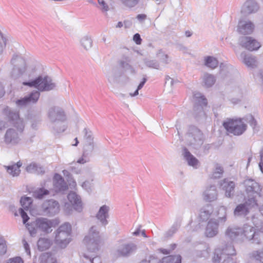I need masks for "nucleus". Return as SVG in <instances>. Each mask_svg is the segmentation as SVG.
<instances>
[{
	"mask_svg": "<svg viewBox=\"0 0 263 263\" xmlns=\"http://www.w3.org/2000/svg\"><path fill=\"white\" fill-rule=\"evenodd\" d=\"M4 112L10 123L16 128V130L12 128L7 130L4 136V141L7 145H16L21 141V135L24 128L23 120L20 118L18 111H13L8 107L4 109Z\"/></svg>",
	"mask_w": 263,
	"mask_h": 263,
	"instance_id": "f257e3e1",
	"label": "nucleus"
},
{
	"mask_svg": "<svg viewBox=\"0 0 263 263\" xmlns=\"http://www.w3.org/2000/svg\"><path fill=\"white\" fill-rule=\"evenodd\" d=\"M252 231V228L247 223L244 224L242 227L230 226L225 231V236L232 241L242 243L246 240L252 241L255 234Z\"/></svg>",
	"mask_w": 263,
	"mask_h": 263,
	"instance_id": "f03ea898",
	"label": "nucleus"
},
{
	"mask_svg": "<svg viewBox=\"0 0 263 263\" xmlns=\"http://www.w3.org/2000/svg\"><path fill=\"white\" fill-rule=\"evenodd\" d=\"M59 224L57 219H48L46 218H37L34 221L27 223L26 228L32 236H34L40 230L45 233H49L52 231V228Z\"/></svg>",
	"mask_w": 263,
	"mask_h": 263,
	"instance_id": "7ed1b4c3",
	"label": "nucleus"
},
{
	"mask_svg": "<svg viewBox=\"0 0 263 263\" xmlns=\"http://www.w3.org/2000/svg\"><path fill=\"white\" fill-rule=\"evenodd\" d=\"M236 255V251L232 243L227 244L222 248L215 249L213 262L214 263H236L235 259L232 257Z\"/></svg>",
	"mask_w": 263,
	"mask_h": 263,
	"instance_id": "20e7f679",
	"label": "nucleus"
},
{
	"mask_svg": "<svg viewBox=\"0 0 263 263\" xmlns=\"http://www.w3.org/2000/svg\"><path fill=\"white\" fill-rule=\"evenodd\" d=\"M48 117L50 120L53 123V128L55 133L64 132L67 128V126L65 124L60 123L66 120V115L61 108L58 106L51 107L48 111Z\"/></svg>",
	"mask_w": 263,
	"mask_h": 263,
	"instance_id": "39448f33",
	"label": "nucleus"
},
{
	"mask_svg": "<svg viewBox=\"0 0 263 263\" xmlns=\"http://www.w3.org/2000/svg\"><path fill=\"white\" fill-rule=\"evenodd\" d=\"M217 219H211L208 221L204 234L207 237L212 238L217 235L219 232V223L224 224L227 221V208L221 206L218 211Z\"/></svg>",
	"mask_w": 263,
	"mask_h": 263,
	"instance_id": "423d86ee",
	"label": "nucleus"
},
{
	"mask_svg": "<svg viewBox=\"0 0 263 263\" xmlns=\"http://www.w3.org/2000/svg\"><path fill=\"white\" fill-rule=\"evenodd\" d=\"M55 233V243L61 248H65L71 241V226L65 222L56 230Z\"/></svg>",
	"mask_w": 263,
	"mask_h": 263,
	"instance_id": "0eeeda50",
	"label": "nucleus"
},
{
	"mask_svg": "<svg viewBox=\"0 0 263 263\" xmlns=\"http://www.w3.org/2000/svg\"><path fill=\"white\" fill-rule=\"evenodd\" d=\"M83 241L89 252H96L99 250L100 236L97 226H93L90 228L88 235L84 237Z\"/></svg>",
	"mask_w": 263,
	"mask_h": 263,
	"instance_id": "6e6552de",
	"label": "nucleus"
},
{
	"mask_svg": "<svg viewBox=\"0 0 263 263\" xmlns=\"http://www.w3.org/2000/svg\"><path fill=\"white\" fill-rule=\"evenodd\" d=\"M23 84L29 87H34L41 91H49L55 87V84L52 82V79L48 76L44 78L39 76L33 80L24 82Z\"/></svg>",
	"mask_w": 263,
	"mask_h": 263,
	"instance_id": "1a4fd4ad",
	"label": "nucleus"
},
{
	"mask_svg": "<svg viewBox=\"0 0 263 263\" xmlns=\"http://www.w3.org/2000/svg\"><path fill=\"white\" fill-rule=\"evenodd\" d=\"M187 140L189 145L195 149H198L203 143V134L197 127L191 126L189 128Z\"/></svg>",
	"mask_w": 263,
	"mask_h": 263,
	"instance_id": "9d476101",
	"label": "nucleus"
},
{
	"mask_svg": "<svg viewBox=\"0 0 263 263\" xmlns=\"http://www.w3.org/2000/svg\"><path fill=\"white\" fill-rule=\"evenodd\" d=\"M223 126L227 132L237 136L242 135L247 129V125L241 119H229L223 122Z\"/></svg>",
	"mask_w": 263,
	"mask_h": 263,
	"instance_id": "9b49d317",
	"label": "nucleus"
},
{
	"mask_svg": "<svg viewBox=\"0 0 263 263\" xmlns=\"http://www.w3.org/2000/svg\"><path fill=\"white\" fill-rule=\"evenodd\" d=\"M11 62L13 66L11 76L14 79H17L23 75L26 70L25 60L20 55H14Z\"/></svg>",
	"mask_w": 263,
	"mask_h": 263,
	"instance_id": "f8f14e48",
	"label": "nucleus"
},
{
	"mask_svg": "<svg viewBox=\"0 0 263 263\" xmlns=\"http://www.w3.org/2000/svg\"><path fill=\"white\" fill-rule=\"evenodd\" d=\"M194 98L196 102L194 107V115L195 118L197 120H199L200 117H204L205 116V114L202 106H206L208 101L205 97L199 92L194 93Z\"/></svg>",
	"mask_w": 263,
	"mask_h": 263,
	"instance_id": "ddd939ff",
	"label": "nucleus"
},
{
	"mask_svg": "<svg viewBox=\"0 0 263 263\" xmlns=\"http://www.w3.org/2000/svg\"><path fill=\"white\" fill-rule=\"evenodd\" d=\"M252 220L254 227L249 226L252 228V231L255 233L253 238L252 239V242L257 245H261L263 241V222L255 216L252 217Z\"/></svg>",
	"mask_w": 263,
	"mask_h": 263,
	"instance_id": "4468645a",
	"label": "nucleus"
},
{
	"mask_svg": "<svg viewBox=\"0 0 263 263\" xmlns=\"http://www.w3.org/2000/svg\"><path fill=\"white\" fill-rule=\"evenodd\" d=\"M137 245L133 242H119L116 250L117 254L120 257H127L136 253Z\"/></svg>",
	"mask_w": 263,
	"mask_h": 263,
	"instance_id": "2eb2a0df",
	"label": "nucleus"
},
{
	"mask_svg": "<svg viewBox=\"0 0 263 263\" xmlns=\"http://www.w3.org/2000/svg\"><path fill=\"white\" fill-rule=\"evenodd\" d=\"M257 205V200L254 197L249 198L245 203L238 204L234 210L235 217H245L249 213V206Z\"/></svg>",
	"mask_w": 263,
	"mask_h": 263,
	"instance_id": "dca6fc26",
	"label": "nucleus"
},
{
	"mask_svg": "<svg viewBox=\"0 0 263 263\" xmlns=\"http://www.w3.org/2000/svg\"><path fill=\"white\" fill-rule=\"evenodd\" d=\"M244 185L246 187V191L249 197H254L256 199V196H260V192L262 188L260 185L252 179H247L244 181Z\"/></svg>",
	"mask_w": 263,
	"mask_h": 263,
	"instance_id": "f3484780",
	"label": "nucleus"
},
{
	"mask_svg": "<svg viewBox=\"0 0 263 263\" xmlns=\"http://www.w3.org/2000/svg\"><path fill=\"white\" fill-rule=\"evenodd\" d=\"M42 210L44 215L53 216L59 212V203L53 199L46 200L42 205Z\"/></svg>",
	"mask_w": 263,
	"mask_h": 263,
	"instance_id": "a211bd4d",
	"label": "nucleus"
},
{
	"mask_svg": "<svg viewBox=\"0 0 263 263\" xmlns=\"http://www.w3.org/2000/svg\"><path fill=\"white\" fill-rule=\"evenodd\" d=\"M40 96V93L39 91L35 90L24 97L17 100L15 103L18 107H25L27 105L36 103L39 99Z\"/></svg>",
	"mask_w": 263,
	"mask_h": 263,
	"instance_id": "6ab92c4d",
	"label": "nucleus"
},
{
	"mask_svg": "<svg viewBox=\"0 0 263 263\" xmlns=\"http://www.w3.org/2000/svg\"><path fill=\"white\" fill-rule=\"evenodd\" d=\"M239 43L241 47L251 51L257 50L261 47L260 43L251 36L240 37Z\"/></svg>",
	"mask_w": 263,
	"mask_h": 263,
	"instance_id": "aec40b11",
	"label": "nucleus"
},
{
	"mask_svg": "<svg viewBox=\"0 0 263 263\" xmlns=\"http://www.w3.org/2000/svg\"><path fill=\"white\" fill-rule=\"evenodd\" d=\"M254 28L255 25L251 21L240 20L238 23L237 31L239 34L249 35L253 32Z\"/></svg>",
	"mask_w": 263,
	"mask_h": 263,
	"instance_id": "412c9836",
	"label": "nucleus"
},
{
	"mask_svg": "<svg viewBox=\"0 0 263 263\" xmlns=\"http://www.w3.org/2000/svg\"><path fill=\"white\" fill-rule=\"evenodd\" d=\"M181 263V256L179 255L176 256L169 255L164 257L162 260H159L154 257H150L148 260H143L140 263Z\"/></svg>",
	"mask_w": 263,
	"mask_h": 263,
	"instance_id": "4be33fe9",
	"label": "nucleus"
},
{
	"mask_svg": "<svg viewBox=\"0 0 263 263\" xmlns=\"http://www.w3.org/2000/svg\"><path fill=\"white\" fill-rule=\"evenodd\" d=\"M220 188L225 191V195L227 197L231 198L234 195L235 183L225 178L220 183Z\"/></svg>",
	"mask_w": 263,
	"mask_h": 263,
	"instance_id": "5701e85b",
	"label": "nucleus"
},
{
	"mask_svg": "<svg viewBox=\"0 0 263 263\" xmlns=\"http://www.w3.org/2000/svg\"><path fill=\"white\" fill-rule=\"evenodd\" d=\"M94 147L93 142H85L82 157L78 160L77 162L80 164H84L88 162L89 157L91 156Z\"/></svg>",
	"mask_w": 263,
	"mask_h": 263,
	"instance_id": "b1692460",
	"label": "nucleus"
},
{
	"mask_svg": "<svg viewBox=\"0 0 263 263\" xmlns=\"http://www.w3.org/2000/svg\"><path fill=\"white\" fill-rule=\"evenodd\" d=\"M53 188L56 192H61L66 191L68 185L64 178L60 174H55L53 178Z\"/></svg>",
	"mask_w": 263,
	"mask_h": 263,
	"instance_id": "393cba45",
	"label": "nucleus"
},
{
	"mask_svg": "<svg viewBox=\"0 0 263 263\" xmlns=\"http://www.w3.org/2000/svg\"><path fill=\"white\" fill-rule=\"evenodd\" d=\"M109 207L106 205L101 206L96 214V218L103 226H106L108 222Z\"/></svg>",
	"mask_w": 263,
	"mask_h": 263,
	"instance_id": "a878e982",
	"label": "nucleus"
},
{
	"mask_svg": "<svg viewBox=\"0 0 263 263\" xmlns=\"http://www.w3.org/2000/svg\"><path fill=\"white\" fill-rule=\"evenodd\" d=\"M67 198L76 210L80 211L82 210L81 198L76 193L70 192L67 196Z\"/></svg>",
	"mask_w": 263,
	"mask_h": 263,
	"instance_id": "bb28decb",
	"label": "nucleus"
},
{
	"mask_svg": "<svg viewBox=\"0 0 263 263\" xmlns=\"http://www.w3.org/2000/svg\"><path fill=\"white\" fill-rule=\"evenodd\" d=\"M217 198V191L215 185H211L203 193L204 200L208 202H212Z\"/></svg>",
	"mask_w": 263,
	"mask_h": 263,
	"instance_id": "cd10ccee",
	"label": "nucleus"
},
{
	"mask_svg": "<svg viewBox=\"0 0 263 263\" xmlns=\"http://www.w3.org/2000/svg\"><path fill=\"white\" fill-rule=\"evenodd\" d=\"M213 212V207L211 204H206L200 210L199 219L201 221H207Z\"/></svg>",
	"mask_w": 263,
	"mask_h": 263,
	"instance_id": "c85d7f7f",
	"label": "nucleus"
},
{
	"mask_svg": "<svg viewBox=\"0 0 263 263\" xmlns=\"http://www.w3.org/2000/svg\"><path fill=\"white\" fill-rule=\"evenodd\" d=\"M240 58L248 67L254 68L256 66V58L251 54H247L246 52H242L240 55Z\"/></svg>",
	"mask_w": 263,
	"mask_h": 263,
	"instance_id": "c756f323",
	"label": "nucleus"
},
{
	"mask_svg": "<svg viewBox=\"0 0 263 263\" xmlns=\"http://www.w3.org/2000/svg\"><path fill=\"white\" fill-rule=\"evenodd\" d=\"M257 3L253 0H248L243 4L242 11L244 13L251 14L255 13L258 9Z\"/></svg>",
	"mask_w": 263,
	"mask_h": 263,
	"instance_id": "7c9ffc66",
	"label": "nucleus"
},
{
	"mask_svg": "<svg viewBox=\"0 0 263 263\" xmlns=\"http://www.w3.org/2000/svg\"><path fill=\"white\" fill-rule=\"evenodd\" d=\"M183 155L189 165L195 168L198 167L199 163L198 159L191 154L186 147H184L183 149Z\"/></svg>",
	"mask_w": 263,
	"mask_h": 263,
	"instance_id": "2f4dec72",
	"label": "nucleus"
},
{
	"mask_svg": "<svg viewBox=\"0 0 263 263\" xmlns=\"http://www.w3.org/2000/svg\"><path fill=\"white\" fill-rule=\"evenodd\" d=\"M52 243V240L48 238H40L37 243L38 249L43 251L48 249Z\"/></svg>",
	"mask_w": 263,
	"mask_h": 263,
	"instance_id": "473e14b6",
	"label": "nucleus"
},
{
	"mask_svg": "<svg viewBox=\"0 0 263 263\" xmlns=\"http://www.w3.org/2000/svg\"><path fill=\"white\" fill-rule=\"evenodd\" d=\"M26 170L28 173L36 174H42L45 172L44 169L42 166L34 162H32L28 165L26 167Z\"/></svg>",
	"mask_w": 263,
	"mask_h": 263,
	"instance_id": "72a5a7b5",
	"label": "nucleus"
},
{
	"mask_svg": "<svg viewBox=\"0 0 263 263\" xmlns=\"http://www.w3.org/2000/svg\"><path fill=\"white\" fill-rule=\"evenodd\" d=\"M120 65L125 71L133 74L136 73L135 68L130 64V60L126 58L125 60H121L120 62Z\"/></svg>",
	"mask_w": 263,
	"mask_h": 263,
	"instance_id": "f704fd0d",
	"label": "nucleus"
},
{
	"mask_svg": "<svg viewBox=\"0 0 263 263\" xmlns=\"http://www.w3.org/2000/svg\"><path fill=\"white\" fill-rule=\"evenodd\" d=\"M22 165V163L19 161L12 165L8 166L7 167V172L13 176H17L20 173L21 170L20 168Z\"/></svg>",
	"mask_w": 263,
	"mask_h": 263,
	"instance_id": "c9c22d12",
	"label": "nucleus"
},
{
	"mask_svg": "<svg viewBox=\"0 0 263 263\" xmlns=\"http://www.w3.org/2000/svg\"><path fill=\"white\" fill-rule=\"evenodd\" d=\"M203 81L204 86L209 88L212 87L216 82V78L214 76L206 73L203 77Z\"/></svg>",
	"mask_w": 263,
	"mask_h": 263,
	"instance_id": "e433bc0d",
	"label": "nucleus"
},
{
	"mask_svg": "<svg viewBox=\"0 0 263 263\" xmlns=\"http://www.w3.org/2000/svg\"><path fill=\"white\" fill-rule=\"evenodd\" d=\"M204 65L210 68L215 69L218 65V61L212 56H207L204 58Z\"/></svg>",
	"mask_w": 263,
	"mask_h": 263,
	"instance_id": "4c0bfd02",
	"label": "nucleus"
},
{
	"mask_svg": "<svg viewBox=\"0 0 263 263\" xmlns=\"http://www.w3.org/2000/svg\"><path fill=\"white\" fill-rule=\"evenodd\" d=\"M49 191L43 187L39 188L35 190L33 193V196L35 198L42 199L45 195H48Z\"/></svg>",
	"mask_w": 263,
	"mask_h": 263,
	"instance_id": "58836bf2",
	"label": "nucleus"
},
{
	"mask_svg": "<svg viewBox=\"0 0 263 263\" xmlns=\"http://www.w3.org/2000/svg\"><path fill=\"white\" fill-rule=\"evenodd\" d=\"M20 202L23 208L25 210H28L32 203V199L29 197H22Z\"/></svg>",
	"mask_w": 263,
	"mask_h": 263,
	"instance_id": "ea45409f",
	"label": "nucleus"
},
{
	"mask_svg": "<svg viewBox=\"0 0 263 263\" xmlns=\"http://www.w3.org/2000/svg\"><path fill=\"white\" fill-rule=\"evenodd\" d=\"M224 171L223 167L219 164H216L215 168L213 173L212 178L214 179H218L221 177Z\"/></svg>",
	"mask_w": 263,
	"mask_h": 263,
	"instance_id": "a19ab883",
	"label": "nucleus"
},
{
	"mask_svg": "<svg viewBox=\"0 0 263 263\" xmlns=\"http://www.w3.org/2000/svg\"><path fill=\"white\" fill-rule=\"evenodd\" d=\"M160 61L164 64H167L171 61V58L165 54L162 50H159L157 54Z\"/></svg>",
	"mask_w": 263,
	"mask_h": 263,
	"instance_id": "79ce46f5",
	"label": "nucleus"
},
{
	"mask_svg": "<svg viewBox=\"0 0 263 263\" xmlns=\"http://www.w3.org/2000/svg\"><path fill=\"white\" fill-rule=\"evenodd\" d=\"M82 46L86 49H90L92 45V41L90 37L86 36L83 37L81 40Z\"/></svg>",
	"mask_w": 263,
	"mask_h": 263,
	"instance_id": "37998d69",
	"label": "nucleus"
},
{
	"mask_svg": "<svg viewBox=\"0 0 263 263\" xmlns=\"http://www.w3.org/2000/svg\"><path fill=\"white\" fill-rule=\"evenodd\" d=\"M180 227V224L178 223H174L173 226L171 227L170 229H169L165 234V236L166 237H170L173 235L174 233L176 232L177 230Z\"/></svg>",
	"mask_w": 263,
	"mask_h": 263,
	"instance_id": "c03bdc74",
	"label": "nucleus"
},
{
	"mask_svg": "<svg viewBox=\"0 0 263 263\" xmlns=\"http://www.w3.org/2000/svg\"><path fill=\"white\" fill-rule=\"evenodd\" d=\"M144 63L146 66L158 69L160 67L159 62L155 60H145Z\"/></svg>",
	"mask_w": 263,
	"mask_h": 263,
	"instance_id": "a18cd8bd",
	"label": "nucleus"
},
{
	"mask_svg": "<svg viewBox=\"0 0 263 263\" xmlns=\"http://www.w3.org/2000/svg\"><path fill=\"white\" fill-rule=\"evenodd\" d=\"M122 3L126 7L133 8L136 6L139 0H120Z\"/></svg>",
	"mask_w": 263,
	"mask_h": 263,
	"instance_id": "49530a36",
	"label": "nucleus"
},
{
	"mask_svg": "<svg viewBox=\"0 0 263 263\" xmlns=\"http://www.w3.org/2000/svg\"><path fill=\"white\" fill-rule=\"evenodd\" d=\"M40 263H58V260L52 256H48L47 257L44 256L42 257Z\"/></svg>",
	"mask_w": 263,
	"mask_h": 263,
	"instance_id": "de8ad7c7",
	"label": "nucleus"
},
{
	"mask_svg": "<svg viewBox=\"0 0 263 263\" xmlns=\"http://www.w3.org/2000/svg\"><path fill=\"white\" fill-rule=\"evenodd\" d=\"M6 242L4 239L0 236V255H4L7 252Z\"/></svg>",
	"mask_w": 263,
	"mask_h": 263,
	"instance_id": "09e8293b",
	"label": "nucleus"
},
{
	"mask_svg": "<svg viewBox=\"0 0 263 263\" xmlns=\"http://www.w3.org/2000/svg\"><path fill=\"white\" fill-rule=\"evenodd\" d=\"M83 256L86 259H89L91 263H101V259L100 256H96L93 257H90L86 254H83Z\"/></svg>",
	"mask_w": 263,
	"mask_h": 263,
	"instance_id": "8fccbe9b",
	"label": "nucleus"
},
{
	"mask_svg": "<svg viewBox=\"0 0 263 263\" xmlns=\"http://www.w3.org/2000/svg\"><path fill=\"white\" fill-rule=\"evenodd\" d=\"M6 45V39L0 31V54L2 53Z\"/></svg>",
	"mask_w": 263,
	"mask_h": 263,
	"instance_id": "3c124183",
	"label": "nucleus"
},
{
	"mask_svg": "<svg viewBox=\"0 0 263 263\" xmlns=\"http://www.w3.org/2000/svg\"><path fill=\"white\" fill-rule=\"evenodd\" d=\"M84 132L85 133V142H93V137H92L91 133L90 131H89L87 129L85 128L84 129Z\"/></svg>",
	"mask_w": 263,
	"mask_h": 263,
	"instance_id": "603ef678",
	"label": "nucleus"
},
{
	"mask_svg": "<svg viewBox=\"0 0 263 263\" xmlns=\"http://www.w3.org/2000/svg\"><path fill=\"white\" fill-rule=\"evenodd\" d=\"M19 213L23 219V223L26 225L27 224L26 222L29 219V216L22 208L19 209Z\"/></svg>",
	"mask_w": 263,
	"mask_h": 263,
	"instance_id": "864d4df0",
	"label": "nucleus"
},
{
	"mask_svg": "<svg viewBox=\"0 0 263 263\" xmlns=\"http://www.w3.org/2000/svg\"><path fill=\"white\" fill-rule=\"evenodd\" d=\"M98 2L102 11L107 12L108 11L109 7L104 0H98Z\"/></svg>",
	"mask_w": 263,
	"mask_h": 263,
	"instance_id": "5fc2aeb1",
	"label": "nucleus"
},
{
	"mask_svg": "<svg viewBox=\"0 0 263 263\" xmlns=\"http://www.w3.org/2000/svg\"><path fill=\"white\" fill-rule=\"evenodd\" d=\"M6 263H24L20 257H15L9 259Z\"/></svg>",
	"mask_w": 263,
	"mask_h": 263,
	"instance_id": "6e6d98bb",
	"label": "nucleus"
},
{
	"mask_svg": "<svg viewBox=\"0 0 263 263\" xmlns=\"http://www.w3.org/2000/svg\"><path fill=\"white\" fill-rule=\"evenodd\" d=\"M248 123L253 128H254L256 125V121L252 115H249L247 117Z\"/></svg>",
	"mask_w": 263,
	"mask_h": 263,
	"instance_id": "4d7b16f0",
	"label": "nucleus"
},
{
	"mask_svg": "<svg viewBox=\"0 0 263 263\" xmlns=\"http://www.w3.org/2000/svg\"><path fill=\"white\" fill-rule=\"evenodd\" d=\"M133 40L137 45H139L141 43L142 39L139 33H136L134 35Z\"/></svg>",
	"mask_w": 263,
	"mask_h": 263,
	"instance_id": "13d9d810",
	"label": "nucleus"
},
{
	"mask_svg": "<svg viewBox=\"0 0 263 263\" xmlns=\"http://www.w3.org/2000/svg\"><path fill=\"white\" fill-rule=\"evenodd\" d=\"M82 186L87 192H89L91 190V183L88 181L84 182L82 184Z\"/></svg>",
	"mask_w": 263,
	"mask_h": 263,
	"instance_id": "bf43d9fd",
	"label": "nucleus"
},
{
	"mask_svg": "<svg viewBox=\"0 0 263 263\" xmlns=\"http://www.w3.org/2000/svg\"><path fill=\"white\" fill-rule=\"evenodd\" d=\"M136 18L140 22H142L146 19V15L144 14H138Z\"/></svg>",
	"mask_w": 263,
	"mask_h": 263,
	"instance_id": "052dcab7",
	"label": "nucleus"
},
{
	"mask_svg": "<svg viewBox=\"0 0 263 263\" xmlns=\"http://www.w3.org/2000/svg\"><path fill=\"white\" fill-rule=\"evenodd\" d=\"M24 249L25 250V251H26L27 254L30 256V250L29 245L26 241H25L24 243Z\"/></svg>",
	"mask_w": 263,
	"mask_h": 263,
	"instance_id": "680f3d73",
	"label": "nucleus"
},
{
	"mask_svg": "<svg viewBox=\"0 0 263 263\" xmlns=\"http://www.w3.org/2000/svg\"><path fill=\"white\" fill-rule=\"evenodd\" d=\"M147 81V79L146 78H143L142 81L139 83V84L138 85V87H137V89L138 90H140L141 89H142V88L143 87L144 85L145 84V83H146V82Z\"/></svg>",
	"mask_w": 263,
	"mask_h": 263,
	"instance_id": "e2e57ef3",
	"label": "nucleus"
},
{
	"mask_svg": "<svg viewBox=\"0 0 263 263\" xmlns=\"http://www.w3.org/2000/svg\"><path fill=\"white\" fill-rule=\"evenodd\" d=\"M160 251L161 253H162L164 254H169L171 253L170 250H167L166 249H160Z\"/></svg>",
	"mask_w": 263,
	"mask_h": 263,
	"instance_id": "0e129e2a",
	"label": "nucleus"
},
{
	"mask_svg": "<svg viewBox=\"0 0 263 263\" xmlns=\"http://www.w3.org/2000/svg\"><path fill=\"white\" fill-rule=\"evenodd\" d=\"M5 94V90L2 84L0 83V98Z\"/></svg>",
	"mask_w": 263,
	"mask_h": 263,
	"instance_id": "69168bd1",
	"label": "nucleus"
},
{
	"mask_svg": "<svg viewBox=\"0 0 263 263\" xmlns=\"http://www.w3.org/2000/svg\"><path fill=\"white\" fill-rule=\"evenodd\" d=\"M139 90H138V89L137 88V89L135 91V92L134 93H129V95L130 96L133 97H135V96H137V95H139Z\"/></svg>",
	"mask_w": 263,
	"mask_h": 263,
	"instance_id": "338daca9",
	"label": "nucleus"
},
{
	"mask_svg": "<svg viewBox=\"0 0 263 263\" xmlns=\"http://www.w3.org/2000/svg\"><path fill=\"white\" fill-rule=\"evenodd\" d=\"M259 167L261 173H263V160H260L259 162Z\"/></svg>",
	"mask_w": 263,
	"mask_h": 263,
	"instance_id": "774afa93",
	"label": "nucleus"
}]
</instances>
